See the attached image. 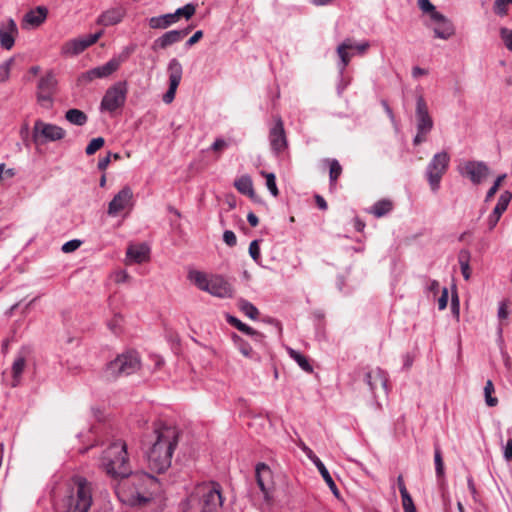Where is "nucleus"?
Listing matches in <instances>:
<instances>
[{"instance_id": "f03ea898", "label": "nucleus", "mask_w": 512, "mask_h": 512, "mask_svg": "<svg viewBox=\"0 0 512 512\" xmlns=\"http://www.w3.org/2000/svg\"><path fill=\"white\" fill-rule=\"evenodd\" d=\"M157 486V480L147 473H130L122 478L117 493L123 503L144 507L152 500Z\"/></svg>"}, {"instance_id": "e2e57ef3", "label": "nucleus", "mask_w": 512, "mask_h": 512, "mask_svg": "<svg viewBox=\"0 0 512 512\" xmlns=\"http://www.w3.org/2000/svg\"><path fill=\"white\" fill-rule=\"evenodd\" d=\"M203 37V31H196L186 42V46L191 47L198 43Z\"/></svg>"}, {"instance_id": "c756f323", "label": "nucleus", "mask_w": 512, "mask_h": 512, "mask_svg": "<svg viewBox=\"0 0 512 512\" xmlns=\"http://www.w3.org/2000/svg\"><path fill=\"white\" fill-rule=\"evenodd\" d=\"M435 22V37L447 40L454 34L453 24L442 15V19H432Z\"/></svg>"}, {"instance_id": "864d4df0", "label": "nucleus", "mask_w": 512, "mask_h": 512, "mask_svg": "<svg viewBox=\"0 0 512 512\" xmlns=\"http://www.w3.org/2000/svg\"><path fill=\"white\" fill-rule=\"evenodd\" d=\"M404 512H416L412 497L409 493L401 495Z\"/></svg>"}, {"instance_id": "0eeeda50", "label": "nucleus", "mask_w": 512, "mask_h": 512, "mask_svg": "<svg viewBox=\"0 0 512 512\" xmlns=\"http://www.w3.org/2000/svg\"><path fill=\"white\" fill-rule=\"evenodd\" d=\"M141 368V358L137 351L129 350L118 355L109 362L105 369V377L115 380L121 376H129L138 372Z\"/></svg>"}, {"instance_id": "393cba45", "label": "nucleus", "mask_w": 512, "mask_h": 512, "mask_svg": "<svg viewBox=\"0 0 512 512\" xmlns=\"http://www.w3.org/2000/svg\"><path fill=\"white\" fill-rule=\"evenodd\" d=\"M512 198V194L509 191H504L499 199L498 202L492 211V213L489 215L487 223L489 230H493L495 226L497 225L498 221L500 220L502 214L506 211L510 201Z\"/></svg>"}, {"instance_id": "6ab92c4d", "label": "nucleus", "mask_w": 512, "mask_h": 512, "mask_svg": "<svg viewBox=\"0 0 512 512\" xmlns=\"http://www.w3.org/2000/svg\"><path fill=\"white\" fill-rule=\"evenodd\" d=\"M18 35V28L13 19H8L0 24V45L5 50H11Z\"/></svg>"}, {"instance_id": "2f4dec72", "label": "nucleus", "mask_w": 512, "mask_h": 512, "mask_svg": "<svg viewBox=\"0 0 512 512\" xmlns=\"http://www.w3.org/2000/svg\"><path fill=\"white\" fill-rule=\"evenodd\" d=\"M173 13L151 17L148 21L151 29H166L176 23Z\"/></svg>"}, {"instance_id": "7c9ffc66", "label": "nucleus", "mask_w": 512, "mask_h": 512, "mask_svg": "<svg viewBox=\"0 0 512 512\" xmlns=\"http://www.w3.org/2000/svg\"><path fill=\"white\" fill-rule=\"evenodd\" d=\"M228 322L234 326L239 331L250 335L255 342H262L264 336L262 333L254 330L252 327L248 326L247 324L241 322L239 319L233 316H229Z\"/></svg>"}, {"instance_id": "f8f14e48", "label": "nucleus", "mask_w": 512, "mask_h": 512, "mask_svg": "<svg viewBox=\"0 0 512 512\" xmlns=\"http://www.w3.org/2000/svg\"><path fill=\"white\" fill-rule=\"evenodd\" d=\"M121 61L118 58H112L102 66L92 68L78 77L80 85H86L94 79L106 78L119 69Z\"/></svg>"}, {"instance_id": "423d86ee", "label": "nucleus", "mask_w": 512, "mask_h": 512, "mask_svg": "<svg viewBox=\"0 0 512 512\" xmlns=\"http://www.w3.org/2000/svg\"><path fill=\"white\" fill-rule=\"evenodd\" d=\"M188 279L200 290L219 298H230L233 296V288L223 277L208 275L198 270L188 273Z\"/></svg>"}, {"instance_id": "72a5a7b5", "label": "nucleus", "mask_w": 512, "mask_h": 512, "mask_svg": "<svg viewBox=\"0 0 512 512\" xmlns=\"http://www.w3.org/2000/svg\"><path fill=\"white\" fill-rule=\"evenodd\" d=\"M234 186L241 194L247 195L250 198L254 197V189L251 177L247 175L239 177L235 180Z\"/></svg>"}, {"instance_id": "6e6d98bb", "label": "nucleus", "mask_w": 512, "mask_h": 512, "mask_svg": "<svg viewBox=\"0 0 512 512\" xmlns=\"http://www.w3.org/2000/svg\"><path fill=\"white\" fill-rule=\"evenodd\" d=\"M80 245H81L80 240H77V239L70 240L62 246V251L64 253H71V252H74L75 250H77L80 247Z\"/></svg>"}, {"instance_id": "20e7f679", "label": "nucleus", "mask_w": 512, "mask_h": 512, "mask_svg": "<svg viewBox=\"0 0 512 512\" xmlns=\"http://www.w3.org/2000/svg\"><path fill=\"white\" fill-rule=\"evenodd\" d=\"M223 504L222 488L217 482H204L180 504L179 512H219Z\"/></svg>"}, {"instance_id": "58836bf2", "label": "nucleus", "mask_w": 512, "mask_h": 512, "mask_svg": "<svg viewBox=\"0 0 512 512\" xmlns=\"http://www.w3.org/2000/svg\"><path fill=\"white\" fill-rule=\"evenodd\" d=\"M237 306L247 317L253 320H255L259 315L258 309L245 299H240L237 303Z\"/></svg>"}, {"instance_id": "de8ad7c7", "label": "nucleus", "mask_w": 512, "mask_h": 512, "mask_svg": "<svg viewBox=\"0 0 512 512\" xmlns=\"http://www.w3.org/2000/svg\"><path fill=\"white\" fill-rule=\"evenodd\" d=\"M262 174L266 178V186L269 189V191L271 192V194L273 196H278L279 191H278V188H277V185H276V177H275V175L273 173H265V172H262Z\"/></svg>"}, {"instance_id": "bb28decb", "label": "nucleus", "mask_w": 512, "mask_h": 512, "mask_svg": "<svg viewBox=\"0 0 512 512\" xmlns=\"http://www.w3.org/2000/svg\"><path fill=\"white\" fill-rule=\"evenodd\" d=\"M126 15V9L122 6L112 7L99 15L97 24L105 27L120 23Z\"/></svg>"}, {"instance_id": "338daca9", "label": "nucleus", "mask_w": 512, "mask_h": 512, "mask_svg": "<svg viewBox=\"0 0 512 512\" xmlns=\"http://www.w3.org/2000/svg\"><path fill=\"white\" fill-rule=\"evenodd\" d=\"M315 201H316L317 206L321 210H326L328 208L327 202L325 201V199L322 196L316 195L315 196Z\"/></svg>"}, {"instance_id": "13d9d810", "label": "nucleus", "mask_w": 512, "mask_h": 512, "mask_svg": "<svg viewBox=\"0 0 512 512\" xmlns=\"http://www.w3.org/2000/svg\"><path fill=\"white\" fill-rule=\"evenodd\" d=\"M102 34H103V32L100 31L95 34H89L86 37H83L82 41H84L85 49H87L88 47L95 44L99 40V38L102 36Z\"/></svg>"}, {"instance_id": "0e129e2a", "label": "nucleus", "mask_w": 512, "mask_h": 512, "mask_svg": "<svg viewBox=\"0 0 512 512\" xmlns=\"http://www.w3.org/2000/svg\"><path fill=\"white\" fill-rule=\"evenodd\" d=\"M504 458L507 462H512V438L508 439L505 449Z\"/></svg>"}, {"instance_id": "a878e982", "label": "nucleus", "mask_w": 512, "mask_h": 512, "mask_svg": "<svg viewBox=\"0 0 512 512\" xmlns=\"http://www.w3.org/2000/svg\"><path fill=\"white\" fill-rule=\"evenodd\" d=\"M368 48V42H364L357 45H354L350 39H347L344 42H342L337 48L338 56L340 57L342 62V69H345L351 60L352 55L348 52L349 50L355 49L359 53H364Z\"/></svg>"}, {"instance_id": "f3484780", "label": "nucleus", "mask_w": 512, "mask_h": 512, "mask_svg": "<svg viewBox=\"0 0 512 512\" xmlns=\"http://www.w3.org/2000/svg\"><path fill=\"white\" fill-rule=\"evenodd\" d=\"M462 174L466 175L474 184H479L488 176L489 168L481 161H467L463 166Z\"/></svg>"}, {"instance_id": "473e14b6", "label": "nucleus", "mask_w": 512, "mask_h": 512, "mask_svg": "<svg viewBox=\"0 0 512 512\" xmlns=\"http://www.w3.org/2000/svg\"><path fill=\"white\" fill-rule=\"evenodd\" d=\"M85 49L84 41L82 38H76L67 41L61 48L62 54L64 55H78L82 53Z\"/></svg>"}, {"instance_id": "603ef678", "label": "nucleus", "mask_w": 512, "mask_h": 512, "mask_svg": "<svg viewBox=\"0 0 512 512\" xmlns=\"http://www.w3.org/2000/svg\"><path fill=\"white\" fill-rule=\"evenodd\" d=\"M112 278H113L114 282L117 284L127 283L131 279L130 275L128 274V272L126 270L115 271L112 274Z\"/></svg>"}, {"instance_id": "5701e85b", "label": "nucleus", "mask_w": 512, "mask_h": 512, "mask_svg": "<svg viewBox=\"0 0 512 512\" xmlns=\"http://www.w3.org/2000/svg\"><path fill=\"white\" fill-rule=\"evenodd\" d=\"M256 480L266 500H269V493L273 489V478L271 469L260 463L256 467Z\"/></svg>"}, {"instance_id": "3c124183", "label": "nucleus", "mask_w": 512, "mask_h": 512, "mask_svg": "<svg viewBox=\"0 0 512 512\" xmlns=\"http://www.w3.org/2000/svg\"><path fill=\"white\" fill-rule=\"evenodd\" d=\"M249 255L256 262L259 263L261 259L259 240H253L249 245Z\"/></svg>"}, {"instance_id": "c03bdc74", "label": "nucleus", "mask_w": 512, "mask_h": 512, "mask_svg": "<svg viewBox=\"0 0 512 512\" xmlns=\"http://www.w3.org/2000/svg\"><path fill=\"white\" fill-rule=\"evenodd\" d=\"M105 144V140L103 137L93 138L89 144L87 145L85 152L87 155H93L99 149H101Z\"/></svg>"}, {"instance_id": "5fc2aeb1", "label": "nucleus", "mask_w": 512, "mask_h": 512, "mask_svg": "<svg viewBox=\"0 0 512 512\" xmlns=\"http://www.w3.org/2000/svg\"><path fill=\"white\" fill-rule=\"evenodd\" d=\"M512 3V0H495L494 11L496 14L504 16L507 13V4Z\"/></svg>"}, {"instance_id": "052dcab7", "label": "nucleus", "mask_w": 512, "mask_h": 512, "mask_svg": "<svg viewBox=\"0 0 512 512\" xmlns=\"http://www.w3.org/2000/svg\"><path fill=\"white\" fill-rule=\"evenodd\" d=\"M228 147V142L222 138H218L211 145V149L216 153H221L225 148Z\"/></svg>"}, {"instance_id": "dca6fc26", "label": "nucleus", "mask_w": 512, "mask_h": 512, "mask_svg": "<svg viewBox=\"0 0 512 512\" xmlns=\"http://www.w3.org/2000/svg\"><path fill=\"white\" fill-rule=\"evenodd\" d=\"M363 381L368 385L374 395L378 388L382 389L385 393L387 392V375L378 367L365 371Z\"/></svg>"}, {"instance_id": "4be33fe9", "label": "nucleus", "mask_w": 512, "mask_h": 512, "mask_svg": "<svg viewBox=\"0 0 512 512\" xmlns=\"http://www.w3.org/2000/svg\"><path fill=\"white\" fill-rule=\"evenodd\" d=\"M301 448L302 450L305 452V454L307 455V457L313 461V463L315 464V466L317 467L318 471L320 472L321 476L323 477L324 481L326 482V484L329 486L330 490L332 491V493L336 496V497H339V490L334 482V480L332 479L329 471L327 470V468L325 467V465L322 463V461L314 454V452L308 448L306 445L302 444L301 445Z\"/></svg>"}, {"instance_id": "09e8293b", "label": "nucleus", "mask_w": 512, "mask_h": 512, "mask_svg": "<svg viewBox=\"0 0 512 512\" xmlns=\"http://www.w3.org/2000/svg\"><path fill=\"white\" fill-rule=\"evenodd\" d=\"M434 461H435V468H436V474L438 477L443 476L444 474V463L441 455V451L438 447L435 448V454H434Z\"/></svg>"}, {"instance_id": "a19ab883", "label": "nucleus", "mask_w": 512, "mask_h": 512, "mask_svg": "<svg viewBox=\"0 0 512 512\" xmlns=\"http://www.w3.org/2000/svg\"><path fill=\"white\" fill-rule=\"evenodd\" d=\"M196 12L195 5L188 3L185 6L178 8L173 14L175 16L176 21L178 22L181 17L185 19H190Z\"/></svg>"}, {"instance_id": "69168bd1", "label": "nucleus", "mask_w": 512, "mask_h": 512, "mask_svg": "<svg viewBox=\"0 0 512 512\" xmlns=\"http://www.w3.org/2000/svg\"><path fill=\"white\" fill-rule=\"evenodd\" d=\"M111 161V153H108V155L98 161V169L101 171L106 170V168L109 166Z\"/></svg>"}, {"instance_id": "b1692460", "label": "nucleus", "mask_w": 512, "mask_h": 512, "mask_svg": "<svg viewBox=\"0 0 512 512\" xmlns=\"http://www.w3.org/2000/svg\"><path fill=\"white\" fill-rule=\"evenodd\" d=\"M28 353V349L22 348L16 355L11 368V381L9 382L11 387H17L20 384L22 374L26 367Z\"/></svg>"}, {"instance_id": "cd10ccee", "label": "nucleus", "mask_w": 512, "mask_h": 512, "mask_svg": "<svg viewBox=\"0 0 512 512\" xmlns=\"http://www.w3.org/2000/svg\"><path fill=\"white\" fill-rule=\"evenodd\" d=\"M149 259V248L144 244L130 245L126 251V264L142 263Z\"/></svg>"}, {"instance_id": "9b49d317", "label": "nucleus", "mask_w": 512, "mask_h": 512, "mask_svg": "<svg viewBox=\"0 0 512 512\" xmlns=\"http://www.w3.org/2000/svg\"><path fill=\"white\" fill-rule=\"evenodd\" d=\"M121 61L118 58H112L102 66L92 68L78 77L80 85H86L94 79L106 78L119 69Z\"/></svg>"}, {"instance_id": "bf43d9fd", "label": "nucleus", "mask_w": 512, "mask_h": 512, "mask_svg": "<svg viewBox=\"0 0 512 512\" xmlns=\"http://www.w3.org/2000/svg\"><path fill=\"white\" fill-rule=\"evenodd\" d=\"M223 240L224 242L230 246V247H233L236 245L237 243V238H236V235L233 231L231 230H226L223 234Z\"/></svg>"}, {"instance_id": "ea45409f", "label": "nucleus", "mask_w": 512, "mask_h": 512, "mask_svg": "<svg viewBox=\"0 0 512 512\" xmlns=\"http://www.w3.org/2000/svg\"><path fill=\"white\" fill-rule=\"evenodd\" d=\"M288 353L290 355V357L295 360L298 365L305 371V372H308V373H311L313 371V367L311 366V364L309 363L308 359L303 356L301 353L297 352L296 350L294 349H288Z\"/></svg>"}, {"instance_id": "f257e3e1", "label": "nucleus", "mask_w": 512, "mask_h": 512, "mask_svg": "<svg viewBox=\"0 0 512 512\" xmlns=\"http://www.w3.org/2000/svg\"><path fill=\"white\" fill-rule=\"evenodd\" d=\"M180 432L164 423H155L147 449V461L150 470L158 474L167 471L172 463V456L179 441Z\"/></svg>"}, {"instance_id": "6e6552de", "label": "nucleus", "mask_w": 512, "mask_h": 512, "mask_svg": "<svg viewBox=\"0 0 512 512\" xmlns=\"http://www.w3.org/2000/svg\"><path fill=\"white\" fill-rule=\"evenodd\" d=\"M450 155L446 151L436 153L426 168V177L432 191L440 187L442 177L449 168Z\"/></svg>"}, {"instance_id": "ddd939ff", "label": "nucleus", "mask_w": 512, "mask_h": 512, "mask_svg": "<svg viewBox=\"0 0 512 512\" xmlns=\"http://www.w3.org/2000/svg\"><path fill=\"white\" fill-rule=\"evenodd\" d=\"M56 86L57 80L51 73H48L39 80L37 100L42 107L47 109L52 107Z\"/></svg>"}, {"instance_id": "39448f33", "label": "nucleus", "mask_w": 512, "mask_h": 512, "mask_svg": "<svg viewBox=\"0 0 512 512\" xmlns=\"http://www.w3.org/2000/svg\"><path fill=\"white\" fill-rule=\"evenodd\" d=\"M101 466L107 475L113 478H124L130 475L127 445L118 439L112 442L103 452Z\"/></svg>"}, {"instance_id": "9d476101", "label": "nucleus", "mask_w": 512, "mask_h": 512, "mask_svg": "<svg viewBox=\"0 0 512 512\" xmlns=\"http://www.w3.org/2000/svg\"><path fill=\"white\" fill-rule=\"evenodd\" d=\"M65 135L66 131L55 124L45 123L39 119L34 123L32 139L36 144H42L45 141H58Z\"/></svg>"}, {"instance_id": "49530a36", "label": "nucleus", "mask_w": 512, "mask_h": 512, "mask_svg": "<svg viewBox=\"0 0 512 512\" xmlns=\"http://www.w3.org/2000/svg\"><path fill=\"white\" fill-rule=\"evenodd\" d=\"M235 343L238 346L239 351L242 353L245 357H252L253 350L249 343L244 341L242 338L235 336Z\"/></svg>"}, {"instance_id": "e433bc0d", "label": "nucleus", "mask_w": 512, "mask_h": 512, "mask_svg": "<svg viewBox=\"0 0 512 512\" xmlns=\"http://www.w3.org/2000/svg\"><path fill=\"white\" fill-rule=\"evenodd\" d=\"M461 272L465 280H469L471 276V269L469 266L470 252L468 250H461L458 255Z\"/></svg>"}, {"instance_id": "4d7b16f0", "label": "nucleus", "mask_w": 512, "mask_h": 512, "mask_svg": "<svg viewBox=\"0 0 512 512\" xmlns=\"http://www.w3.org/2000/svg\"><path fill=\"white\" fill-rule=\"evenodd\" d=\"M509 316V301L504 300L500 303L498 309V318L502 321L507 319Z\"/></svg>"}, {"instance_id": "a211bd4d", "label": "nucleus", "mask_w": 512, "mask_h": 512, "mask_svg": "<svg viewBox=\"0 0 512 512\" xmlns=\"http://www.w3.org/2000/svg\"><path fill=\"white\" fill-rule=\"evenodd\" d=\"M190 31V27L182 30L168 31L153 42L152 49H166L169 46L182 41L190 33Z\"/></svg>"}, {"instance_id": "c9c22d12", "label": "nucleus", "mask_w": 512, "mask_h": 512, "mask_svg": "<svg viewBox=\"0 0 512 512\" xmlns=\"http://www.w3.org/2000/svg\"><path fill=\"white\" fill-rule=\"evenodd\" d=\"M393 209L392 201L388 199H382L377 201L370 209V213L380 218L388 214Z\"/></svg>"}, {"instance_id": "79ce46f5", "label": "nucleus", "mask_w": 512, "mask_h": 512, "mask_svg": "<svg viewBox=\"0 0 512 512\" xmlns=\"http://www.w3.org/2000/svg\"><path fill=\"white\" fill-rule=\"evenodd\" d=\"M494 391H495V388H494L493 382L491 380H487L485 387H484V395H485V402L489 407H495L498 404V399L496 397L492 396Z\"/></svg>"}, {"instance_id": "774afa93", "label": "nucleus", "mask_w": 512, "mask_h": 512, "mask_svg": "<svg viewBox=\"0 0 512 512\" xmlns=\"http://www.w3.org/2000/svg\"><path fill=\"white\" fill-rule=\"evenodd\" d=\"M428 290L436 295L440 290L439 282L436 280H432L428 286Z\"/></svg>"}, {"instance_id": "7ed1b4c3", "label": "nucleus", "mask_w": 512, "mask_h": 512, "mask_svg": "<svg viewBox=\"0 0 512 512\" xmlns=\"http://www.w3.org/2000/svg\"><path fill=\"white\" fill-rule=\"evenodd\" d=\"M93 484L85 477L74 475L65 481L60 508L63 512H88L93 504Z\"/></svg>"}, {"instance_id": "2eb2a0df", "label": "nucleus", "mask_w": 512, "mask_h": 512, "mask_svg": "<svg viewBox=\"0 0 512 512\" xmlns=\"http://www.w3.org/2000/svg\"><path fill=\"white\" fill-rule=\"evenodd\" d=\"M415 116L417 131L429 133L433 128V120L429 114L428 106L423 96L417 98Z\"/></svg>"}, {"instance_id": "680f3d73", "label": "nucleus", "mask_w": 512, "mask_h": 512, "mask_svg": "<svg viewBox=\"0 0 512 512\" xmlns=\"http://www.w3.org/2000/svg\"><path fill=\"white\" fill-rule=\"evenodd\" d=\"M448 304V290L447 288L442 289L441 296L438 299V308L439 310H444Z\"/></svg>"}, {"instance_id": "c85d7f7f", "label": "nucleus", "mask_w": 512, "mask_h": 512, "mask_svg": "<svg viewBox=\"0 0 512 512\" xmlns=\"http://www.w3.org/2000/svg\"><path fill=\"white\" fill-rule=\"evenodd\" d=\"M47 15L48 9L44 6H38L25 14L23 22L29 26L38 27L45 22Z\"/></svg>"}, {"instance_id": "37998d69", "label": "nucleus", "mask_w": 512, "mask_h": 512, "mask_svg": "<svg viewBox=\"0 0 512 512\" xmlns=\"http://www.w3.org/2000/svg\"><path fill=\"white\" fill-rule=\"evenodd\" d=\"M418 6L423 12L429 13L431 19H442V14L435 10L430 0H418Z\"/></svg>"}, {"instance_id": "aec40b11", "label": "nucleus", "mask_w": 512, "mask_h": 512, "mask_svg": "<svg viewBox=\"0 0 512 512\" xmlns=\"http://www.w3.org/2000/svg\"><path fill=\"white\" fill-rule=\"evenodd\" d=\"M269 140L271 148L274 152L280 153L287 147V139L284 130L283 121L278 118L275 125L271 128L269 133Z\"/></svg>"}, {"instance_id": "412c9836", "label": "nucleus", "mask_w": 512, "mask_h": 512, "mask_svg": "<svg viewBox=\"0 0 512 512\" xmlns=\"http://www.w3.org/2000/svg\"><path fill=\"white\" fill-rule=\"evenodd\" d=\"M133 192L130 187L125 186L121 189L114 198L110 201L108 206V214L116 216L120 211L125 209L131 202Z\"/></svg>"}, {"instance_id": "f704fd0d", "label": "nucleus", "mask_w": 512, "mask_h": 512, "mask_svg": "<svg viewBox=\"0 0 512 512\" xmlns=\"http://www.w3.org/2000/svg\"><path fill=\"white\" fill-rule=\"evenodd\" d=\"M65 118L68 122L76 126H83L87 123V115L79 109H69L65 113Z\"/></svg>"}, {"instance_id": "4468645a", "label": "nucleus", "mask_w": 512, "mask_h": 512, "mask_svg": "<svg viewBox=\"0 0 512 512\" xmlns=\"http://www.w3.org/2000/svg\"><path fill=\"white\" fill-rule=\"evenodd\" d=\"M182 65L177 59H172L168 65V74H169V88L167 92L163 95V102L166 104H170L176 95L177 88L182 79Z\"/></svg>"}, {"instance_id": "1a4fd4ad", "label": "nucleus", "mask_w": 512, "mask_h": 512, "mask_svg": "<svg viewBox=\"0 0 512 512\" xmlns=\"http://www.w3.org/2000/svg\"><path fill=\"white\" fill-rule=\"evenodd\" d=\"M127 82L119 81L113 84L105 92L100 109L109 113L115 112L124 106L127 97Z\"/></svg>"}, {"instance_id": "a18cd8bd", "label": "nucleus", "mask_w": 512, "mask_h": 512, "mask_svg": "<svg viewBox=\"0 0 512 512\" xmlns=\"http://www.w3.org/2000/svg\"><path fill=\"white\" fill-rule=\"evenodd\" d=\"M13 64L14 58L11 57L0 65V82L8 80Z\"/></svg>"}, {"instance_id": "4c0bfd02", "label": "nucleus", "mask_w": 512, "mask_h": 512, "mask_svg": "<svg viewBox=\"0 0 512 512\" xmlns=\"http://www.w3.org/2000/svg\"><path fill=\"white\" fill-rule=\"evenodd\" d=\"M327 162L329 164L330 186L333 187L336 185L338 178L342 174V166L336 159L327 160Z\"/></svg>"}, {"instance_id": "8fccbe9b", "label": "nucleus", "mask_w": 512, "mask_h": 512, "mask_svg": "<svg viewBox=\"0 0 512 512\" xmlns=\"http://www.w3.org/2000/svg\"><path fill=\"white\" fill-rule=\"evenodd\" d=\"M500 37L503 40L506 48L512 52V29L502 27L500 29Z\"/></svg>"}]
</instances>
